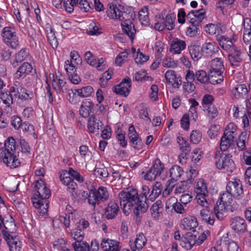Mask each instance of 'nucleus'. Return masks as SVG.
I'll list each match as a JSON object with an SVG mask.
<instances>
[{
  "label": "nucleus",
  "instance_id": "1",
  "mask_svg": "<svg viewBox=\"0 0 251 251\" xmlns=\"http://www.w3.org/2000/svg\"><path fill=\"white\" fill-rule=\"evenodd\" d=\"M118 197L120 205L126 215H129L130 211L132 210L138 218L140 217L141 214L145 213L149 208L147 202L140 200L136 189L128 188L120 192Z\"/></svg>",
  "mask_w": 251,
  "mask_h": 251
},
{
  "label": "nucleus",
  "instance_id": "2",
  "mask_svg": "<svg viewBox=\"0 0 251 251\" xmlns=\"http://www.w3.org/2000/svg\"><path fill=\"white\" fill-rule=\"evenodd\" d=\"M15 139L9 137L4 143V148L0 149V161L10 168H15L20 165V161L15 154L16 152Z\"/></svg>",
  "mask_w": 251,
  "mask_h": 251
},
{
  "label": "nucleus",
  "instance_id": "3",
  "mask_svg": "<svg viewBox=\"0 0 251 251\" xmlns=\"http://www.w3.org/2000/svg\"><path fill=\"white\" fill-rule=\"evenodd\" d=\"M215 158L216 159L215 165L218 169L225 170L228 173H232L235 169V164L230 154L221 153L220 151H217Z\"/></svg>",
  "mask_w": 251,
  "mask_h": 251
},
{
  "label": "nucleus",
  "instance_id": "4",
  "mask_svg": "<svg viewBox=\"0 0 251 251\" xmlns=\"http://www.w3.org/2000/svg\"><path fill=\"white\" fill-rule=\"evenodd\" d=\"M108 6L107 15L112 19L123 21L129 17L128 14L125 11V7L122 5L112 2L109 3Z\"/></svg>",
  "mask_w": 251,
  "mask_h": 251
},
{
  "label": "nucleus",
  "instance_id": "5",
  "mask_svg": "<svg viewBox=\"0 0 251 251\" xmlns=\"http://www.w3.org/2000/svg\"><path fill=\"white\" fill-rule=\"evenodd\" d=\"M8 93L11 94L13 93L15 98L22 100H31L34 97L32 92L26 90L18 81H16L13 85L10 87Z\"/></svg>",
  "mask_w": 251,
  "mask_h": 251
},
{
  "label": "nucleus",
  "instance_id": "6",
  "mask_svg": "<svg viewBox=\"0 0 251 251\" xmlns=\"http://www.w3.org/2000/svg\"><path fill=\"white\" fill-rule=\"evenodd\" d=\"M195 192L197 194L196 199L197 203L200 206H207V201L206 197L208 195V191L203 179H199L195 187Z\"/></svg>",
  "mask_w": 251,
  "mask_h": 251
},
{
  "label": "nucleus",
  "instance_id": "7",
  "mask_svg": "<svg viewBox=\"0 0 251 251\" xmlns=\"http://www.w3.org/2000/svg\"><path fill=\"white\" fill-rule=\"evenodd\" d=\"M109 194L107 189L103 186L99 188L97 191H91L88 197V202L90 204L95 206L99 204L100 201H104L108 198Z\"/></svg>",
  "mask_w": 251,
  "mask_h": 251
},
{
  "label": "nucleus",
  "instance_id": "8",
  "mask_svg": "<svg viewBox=\"0 0 251 251\" xmlns=\"http://www.w3.org/2000/svg\"><path fill=\"white\" fill-rule=\"evenodd\" d=\"M0 231L1 232L3 237L5 233H13L16 231V225L13 218L10 215L2 218L0 215Z\"/></svg>",
  "mask_w": 251,
  "mask_h": 251
},
{
  "label": "nucleus",
  "instance_id": "9",
  "mask_svg": "<svg viewBox=\"0 0 251 251\" xmlns=\"http://www.w3.org/2000/svg\"><path fill=\"white\" fill-rule=\"evenodd\" d=\"M3 41L12 48H16L18 46V38L14 29L10 27L3 28L1 33Z\"/></svg>",
  "mask_w": 251,
  "mask_h": 251
},
{
  "label": "nucleus",
  "instance_id": "10",
  "mask_svg": "<svg viewBox=\"0 0 251 251\" xmlns=\"http://www.w3.org/2000/svg\"><path fill=\"white\" fill-rule=\"evenodd\" d=\"M226 191L231 194L233 197L240 199L243 194L242 185L240 180L236 179L234 181H229L226 187Z\"/></svg>",
  "mask_w": 251,
  "mask_h": 251
},
{
  "label": "nucleus",
  "instance_id": "11",
  "mask_svg": "<svg viewBox=\"0 0 251 251\" xmlns=\"http://www.w3.org/2000/svg\"><path fill=\"white\" fill-rule=\"evenodd\" d=\"M36 195L39 200H47L50 197V190L46 186L45 183L42 180H37L34 184Z\"/></svg>",
  "mask_w": 251,
  "mask_h": 251
},
{
  "label": "nucleus",
  "instance_id": "12",
  "mask_svg": "<svg viewBox=\"0 0 251 251\" xmlns=\"http://www.w3.org/2000/svg\"><path fill=\"white\" fill-rule=\"evenodd\" d=\"M100 247L104 251H120L121 250L120 242L109 238H102Z\"/></svg>",
  "mask_w": 251,
  "mask_h": 251
},
{
  "label": "nucleus",
  "instance_id": "13",
  "mask_svg": "<svg viewBox=\"0 0 251 251\" xmlns=\"http://www.w3.org/2000/svg\"><path fill=\"white\" fill-rule=\"evenodd\" d=\"M130 87L131 79L129 77L125 78L114 87V92L117 94L126 97L130 92Z\"/></svg>",
  "mask_w": 251,
  "mask_h": 251
},
{
  "label": "nucleus",
  "instance_id": "14",
  "mask_svg": "<svg viewBox=\"0 0 251 251\" xmlns=\"http://www.w3.org/2000/svg\"><path fill=\"white\" fill-rule=\"evenodd\" d=\"M3 238L6 242L10 251H20L21 242L18 238L11 234L5 233Z\"/></svg>",
  "mask_w": 251,
  "mask_h": 251
},
{
  "label": "nucleus",
  "instance_id": "15",
  "mask_svg": "<svg viewBox=\"0 0 251 251\" xmlns=\"http://www.w3.org/2000/svg\"><path fill=\"white\" fill-rule=\"evenodd\" d=\"M205 18V11L201 8L198 10H192L186 16V18L190 22L200 24Z\"/></svg>",
  "mask_w": 251,
  "mask_h": 251
},
{
  "label": "nucleus",
  "instance_id": "16",
  "mask_svg": "<svg viewBox=\"0 0 251 251\" xmlns=\"http://www.w3.org/2000/svg\"><path fill=\"white\" fill-rule=\"evenodd\" d=\"M103 126V124L100 119H96L94 116L89 118L87 127L90 133L99 134V131L101 129Z\"/></svg>",
  "mask_w": 251,
  "mask_h": 251
},
{
  "label": "nucleus",
  "instance_id": "17",
  "mask_svg": "<svg viewBox=\"0 0 251 251\" xmlns=\"http://www.w3.org/2000/svg\"><path fill=\"white\" fill-rule=\"evenodd\" d=\"M203 208L200 210V215L201 219L207 224L213 225L215 222L214 215L209 209V203L207 201V206H201Z\"/></svg>",
  "mask_w": 251,
  "mask_h": 251
},
{
  "label": "nucleus",
  "instance_id": "18",
  "mask_svg": "<svg viewBox=\"0 0 251 251\" xmlns=\"http://www.w3.org/2000/svg\"><path fill=\"white\" fill-rule=\"evenodd\" d=\"M120 210L118 203L114 200L110 201L105 209V215L108 219H113Z\"/></svg>",
  "mask_w": 251,
  "mask_h": 251
},
{
  "label": "nucleus",
  "instance_id": "19",
  "mask_svg": "<svg viewBox=\"0 0 251 251\" xmlns=\"http://www.w3.org/2000/svg\"><path fill=\"white\" fill-rule=\"evenodd\" d=\"M122 21L121 26L124 32L125 33L131 40H133L136 34V29L134 24L128 19V17Z\"/></svg>",
  "mask_w": 251,
  "mask_h": 251
},
{
  "label": "nucleus",
  "instance_id": "20",
  "mask_svg": "<svg viewBox=\"0 0 251 251\" xmlns=\"http://www.w3.org/2000/svg\"><path fill=\"white\" fill-rule=\"evenodd\" d=\"M198 225L197 219L192 216H188L180 221V227L185 230L194 231Z\"/></svg>",
  "mask_w": 251,
  "mask_h": 251
},
{
  "label": "nucleus",
  "instance_id": "21",
  "mask_svg": "<svg viewBox=\"0 0 251 251\" xmlns=\"http://www.w3.org/2000/svg\"><path fill=\"white\" fill-rule=\"evenodd\" d=\"M233 196L228 192H226L221 195L218 205H220V209L227 208V210L232 211L231 203L232 202Z\"/></svg>",
  "mask_w": 251,
  "mask_h": 251
},
{
  "label": "nucleus",
  "instance_id": "22",
  "mask_svg": "<svg viewBox=\"0 0 251 251\" xmlns=\"http://www.w3.org/2000/svg\"><path fill=\"white\" fill-rule=\"evenodd\" d=\"M230 226L231 228L236 232H244L246 230L245 221L240 217L232 218Z\"/></svg>",
  "mask_w": 251,
  "mask_h": 251
},
{
  "label": "nucleus",
  "instance_id": "23",
  "mask_svg": "<svg viewBox=\"0 0 251 251\" xmlns=\"http://www.w3.org/2000/svg\"><path fill=\"white\" fill-rule=\"evenodd\" d=\"M165 77L168 83L171 84L173 87L178 88L181 84L182 81L180 77H177L175 72L168 70L165 74Z\"/></svg>",
  "mask_w": 251,
  "mask_h": 251
},
{
  "label": "nucleus",
  "instance_id": "24",
  "mask_svg": "<svg viewBox=\"0 0 251 251\" xmlns=\"http://www.w3.org/2000/svg\"><path fill=\"white\" fill-rule=\"evenodd\" d=\"M29 56L28 49L24 48L21 49L15 55V59L11 60V64L13 67H16L20 63L26 59Z\"/></svg>",
  "mask_w": 251,
  "mask_h": 251
},
{
  "label": "nucleus",
  "instance_id": "25",
  "mask_svg": "<svg viewBox=\"0 0 251 251\" xmlns=\"http://www.w3.org/2000/svg\"><path fill=\"white\" fill-rule=\"evenodd\" d=\"M84 57L86 62L91 66H95L99 70L103 69L104 64L102 58L97 60L90 51H87L85 53Z\"/></svg>",
  "mask_w": 251,
  "mask_h": 251
},
{
  "label": "nucleus",
  "instance_id": "26",
  "mask_svg": "<svg viewBox=\"0 0 251 251\" xmlns=\"http://www.w3.org/2000/svg\"><path fill=\"white\" fill-rule=\"evenodd\" d=\"M32 203L40 215L43 216L47 213L49 202L48 200L32 199Z\"/></svg>",
  "mask_w": 251,
  "mask_h": 251
},
{
  "label": "nucleus",
  "instance_id": "27",
  "mask_svg": "<svg viewBox=\"0 0 251 251\" xmlns=\"http://www.w3.org/2000/svg\"><path fill=\"white\" fill-rule=\"evenodd\" d=\"M230 51L231 53L228 56L230 64L233 66H239L242 61L241 51L236 48Z\"/></svg>",
  "mask_w": 251,
  "mask_h": 251
},
{
  "label": "nucleus",
  "instance_id": "28",
  "mask_svg": "<svg viewBox=\"0 0 251 251\" xmlns=\"http://www.w3.org/2000/svg\"><path fill=\"white\" fill-rule=\"evenodd\" d=\"M146 242V239L144 235L143 234H139L137 235L134 242L130 241L129 245L132 251H136L137 250L139 251L145 246Z\"/></svg>",
  "mask_w": 251,
  "mask_h": 251
},
{
  "label": "nucleus",
  "instance_id": "29",
  "mask_svg": "<svg viewBox=\"0 0 251 251\" xmlns=\"http://www.w3.org/2000/svg\"><path fill=\"white\" fill-rule=\"evenodd\" d=\"M181 146L179 147L181 151V153L179 155V162L183 164L186 163V161L188 158L191 150V148L187 141H183Z\"/></svg>",
  "mask_w": 251,
  "mask_h": 251
},
{
  "label": "nucleus",
  "instance_id": "30",
  "mask_svg": "<svg viewBox=\"0 0 251 251\" xmlns=\"http://www.w3.org/2000/svg\"><path fill=\"white\" fill-rule=\"evenodd\" d=\"M32 69L30 64L24 62L16 72L15 77L18 79H23L31 72Z\"/></svg>",
  "mask_w": 251,
  "mask_h": 251
},
{
  "label": "nucleus",
  "instance_id": "31",
  "mask_svg": "<svg viewBox=\"0 0 251 251\" xmlns=\"http://www.w3.org/2000/svg\"><path fill=\"white\" fill-rule=\"evenodd\" d=\"M3 103L8 109V112L11 111V105L13 103V96L8 92H4L0 91V104Z\"/></svg>",
  "mask_w": 251,
  "mask_h": 251
},
{
  "label": "nucleus",
  "instance_id": "32",
  "mask_svg": "<svg viewBox=\"0 0 251 251\" xmlns=\"http://www.w3.org/2000/svg\"><path fill=\"white\" fill-rule=\"evenodd\" d=\"M52 85L53 89L58 93L67 92L68 86L65 81L64 78H58L57 80H52Z\"/></svg>",
  "mask_w": 251,
  "mask_h": 251
},
{
  "label": "nucleus",
  "instance_id": "33",
  "mask_svg": "<svg viewBox=\"0 0 251 251\" xmlns=\"http://www.w3.org/2000/svg\"><path fill=\"white\" fill-rule=\"evenodd\" d=\"M190 54L194 61H197L202 57V50L201 47L196 44H191L188 46Z\"/></svg>",
  "mask_w": 251,
  "mask_h": 251
},
{
  "label": "nucleus",
  "instance_id": "34",
  "mask_svg": "<svg viewBox=\"0 0 251 251\" xmlns=\"http://www.w3.org/2000/svg\"><path fill=\"white\" fill-rule=\"evenodd\" d=\"M197 236L196 235H188L182 238L180 241V245L186 250H190L196 244Z\"/></svg>",
  "mask_w": 251,
  "mask_h": 251
},
{
  "label": "nucleus",
  "instance_id": "35",
  "mask_svg": "<svg viewBox=\"0 0 251 251\" xmlns=\"http://www.w3.org/2000/svg\"><path fill=\"white\" fill-rule=\"evenodd\" d=\"M223 74V73L220 74L217 71L209 70L208 72V82L214 85L220 83L224 80Z\"/></svg>",
  "mask_w": 251,
  "mask_h": 251
},
{
  "label": "nucleus",
  "instance_id": "36",
  "mask_svg": "<svg viewBox=\"0 0 251 251\" xmlns=\"http://www.w3.org/2000/svg\"><path fill=\"white\" fill-rule=\"evenodd\" d=\"M210 70L217 71L220 74V73H223L225 71L223 61L219 57H216L212 59L210 62Z\"/></svg>",
  "mask_w": 251,
  "mask_h": 251
},
{
  "label": "nucleus",
  "instance_id": "37",
  "mask_svg": "<svg viewBox=\"0 0 251 251\" xmlns=\"http://www.w3.org/2000/svg\"><path fill=\"white\" fill-rule=\"evenodd\" d=\"M220 46L225 50L227 51H231L234 47L233 44L231 40L228 38H226L224 36L220 35L217 39Z\"/></svg>",
  "mask_w": 251,
  "mask_h": 251
},
{
  "label": "nucleus",
  "instance_id": "38",
  "mask_svg": "<svg viewBox=\"0 0 251 251\" xmlns=\"http://www.w3.org/2000/svg\"><path fill=\"white\" fill-rule=\"evenodd\" d=\"M170 177L171 179L168 180V182L172 183L173 181H176L183 174L182 169L178 165L173 166L170 170Z\"/></svg>",
  "mask_w": 251,
  "mask_h": 251
},
{
  "label": "nucleus",
  "instance_id": "39",
  "mask_svg": "<svg viewBox=\"0 0 251 251\" xmlns=\"http://www.w3.org/2000/svg\"><path fill=\"white\" fill-rule=\"evenodd\" d=\"M201 50L207 54H213L217 52L219 48L217 44L214 42H206L202 47Z\"/></svg>",
  "mask_w": 251,
  "mask_h": 251
},
{
  "label": "nucleus",
  "instance_id": "40",
  "mask_svg": "<svg viewBox=\"0 0 251 251\" xmlns=\"http://www.w3.org/2000/svg\"><path fill=\"white\" fill-rule=\"evenodd\" d=\"M93 107L94 104L91 101L83 102L79 109L80 115L84 118L88 117L89 116Z\"/></svg>",
  "mask_w": 251,
  "mask_h": 251
},
{
  "label": "nucleus",
  "instance_id": "41",
  "mask_svg": "<svg viewBox=\"0 0 251 251\" xmlns=\"http://www.w3.org/2000/svg\"><path fill=\"white\" fill-rule=\"evenodd\" d=\"M185 47L186 44L185 41L177 39L172 43L170 50L173 53H179Z\"/></svg>",
  "mask_w": 251,
  "mask_h": 251
},
{
  "label": "nucleus",
  "instance_id": "42",
  "mask_svg": "<svg viewBox=\"0 0 251 251\" xmlns=\"http://www.w3.org/2000/svg\"><path fill=\"white\" fill-rule=\"evenodd\" d=\"M237 127L232 123H229L226 128L224 134L231 139L234 140V138L237 135Z\"/></svg>",
  "mask_w": 251,
  "mask_h": 251
},
{
  "label": "nucleus",
  "instance_id": "43",
  "mask_svg": "<svg viewBox=\"0 0 251 251\" xmlns=\"http://www.w3.org/2000/svg\"><path fill=\"white\" fill-rule=\"evenodd\" d=\"M163 210V205L161 200L157 201L154 203L153 204L151 208L152 216L154 218H157L160 215V214Z\"/></svg>",
  "mask_w": 251,
  "mask_h": 251
},
{
  "label": "nucleus",
  "instance_id": "44",
  "mask_svg": "<svg viewBox=\"0 0 251 251\" xmlns=\"http://www.w3.org/2000/svg\"><path fill=\"white\" fill-rule=\"evenodd\" d=\"M75 92H73L75 94L77 93L78 96L82 98L88 97L91 95L94 92L93 88L91 86H86L83 87L80 89H74ZM72 91H73L72 90Z\"/></svg>",
  "mask_w": 251,
  "mask_h": 251
},
{
  "label": "nucleus",
  "instance_id": "45",
  "mask_svg": "<svg viewBox=\"0 0 251 251\" xmlns=\"http://www.w3.org/2000/svg\"><path fill=\"white\" fill-rule=\"evenodd\" d=\"M162 191V184L160 182H156L152 186V189L151 194L148 198V201L150 200L153 201L160 195Z\"/></svg>",
  "mask_w": 251,
  "mask_h": 251
},
{
  "label": "nucleus",
  "instance_id": "46",
  "mask_svg": "<svg viewBox=\"0 0 251 251\" xmlns=\"http://www.w3.org/2000/svg\"><path fill=\"white\" fill-rule=\"evenodd\" d=\"M205 31L211 35L215 34L220 35L223 32L222 29L219 25L213 24L207 25L205 26Z\"/></svg>",
  "mask_w": 251,
  "mask_h": 251
},
{
  "label": "nucleus",
  "instance_id": "47",
  "mask_svg": "<svg viewBox=\"0 0 251 251\" xmlns=\"http://www.w3.org/2000/svg\"><path fill=\"white\" fill-rule=\"evenodd\" d=\"M232 91L236 98L244 97L248 93V89L245 84L237 85Z\"/></svg>",
  "mask_w": 251,
  "mask_h": 251
},
{
  "label": "nucleus",
  "instance_id": "48",
  "mask_svg": "<svg viewBox=\"0 0 251 251\" xmlns=\"http://www.w3.org/2000/svg\"><path fill=\"white\" fill-rule=\"evenodd\" d=\"M139 20L142 25L147 26L149 25V18L148 16V9L145 6L139 12Z\"/></svg>",
  "mask_w": 251,
  "mask_h": 251
},
{
  "label": "nucleus",
  "instance_id": "49",
  "mask_svg": "<svg viewBox=\"0 0 251 251\" xmlns=\"http://www.w3.org/2000/svg\"><path fill=\"white\" fill-rule=\"evenodd\" d=\"M249 139V134L247 132H242L239 136L237 145L240 151H243L246 148V142Z\"/></svg>",
  "mask_w": 251,
  "mask_h": 251
},
{
  "label": "nucleus",
  "instance_id": "50",
  "mask_svg": "<svg viewBox=\"0 0 251 251\" xmlns=\"http://www.w3.org/2000/svg\"><path fill=\"white\" fill-rule=\"evenodd\" d=\"M189 183L188 182V181H183L178 183L175 187V193L180 194L188 189L190 187L189 184L192 183L191 180H189Z\"/></svg>",
  "mask_w": 251,
  "mask_h": 251
},
{
  "label": "nucleus",
  "instance_id": "51",
  "mask_svg": "<svg viewBox=\"0 0 251 251\" xmlns=\"http://www.w3.org/2000/svg\"><path fill=\"white\" fill-rule=\"evenodd\" d=\"M234 140H233L225 135H223L220 142V149L223 151H226L229 147L233 144Z\"/></svg>",
  "mask_w": 251,
  "mask_h": 251
},
{
  "label": "nucleus",
  "instance_id": "52",
  "mask_svg": "<svg viewBox=\"0 0 251 251\" xmlns=\"http://www.w3.org/2000/svg\"><path fill=\"white\" fill-rule=\"evenodd\" d=\"M151 168L155 172L156 175L159 176L164 169V165L159 159L156 158L154 160Z\"/></svg>",
  "mask_w": 251,
  "mask_h": 251
},
{
  "label": "nucleus",
  "instance_id": "53",
  "mask_svg": "<svg viewBox=\"0 0 251 251\" xmlns=\"http://www.w3.org/2000/svg\"><path fill=\"white\" fill-rule=\"evenodd\" d=\"M60 179L61 181L66 186L71 183L74 179L70 177L69 174L66 170H62L60 172Z\"/></svg>",
  "mask_w": 251,
  "mask_h": 251
},
{
  "label": "nucleus",
  "instance_id": "54",
  "mask_svg": "<svg viewBox=\"0 0 251 251\" xmlns=\"http://www.w3.org/2000/svg\"><path fill=\"white\" fill-rule=\"evenodd\" d=\"M72 236L74 240L76 241L75 243H80L83 239L84 232L81 228L77 227L72 231Z\"/></svg>",
  "mask_w": 251,
  "mask_h": 251
},
{
  "label": "nucleus",
  "instance_id": "55",
  "mask_svg": "<svg viewBox=\"0 0 251 251\" xmlns=\"http://www.w3.org/2000/svg\"><path fill=\"white\" fill-rule=\"evenodd\" d=\"M195 77L197 80L202 83L208 82V74L203 70H198L195 73Z\"/></svg>",
  "mask_w": 251,
  "mask_h": 251
},
{
  "label": "nucleus",
  "instance_id": "56",
  "mask_svg": "<svg viewBox=\"0 0 251 251\" xmlns=\"http://www.w3.org/2000/svg\"><path fill=\"white\" fill-rule=\"evenodd\" d=\"M94 175L97 177H99L100 178L102 179L106 178L108 176L109 174L107 169L105 167H103L96 168L94 170Z\"/></svg>",
  "mask_w": 251,
  "mask_h": 251
},
{
  "label": "nucleus",
  "instance_id": "57",
  "mask_svg": "<svg viewBox=\"0 0 251 251\" xmlns=\"http://www.w3.org/2000/svg\"><path fill=\"white\" fill-rule=\"evenodd\" d=\"M175 18L171 16V15H167L165 19L163 21L166 28L171 30L174 29L175 26L174 21Z\"/></svg>",
  "mask_w": 251,
  "mask_h": 251
},
{
  "label": "nucleus",
  "instance_id": "58",
  "mask_svg": "<svg viewBox=\"0 0 251 251\" xmlns=\"http://www.w3.org/2000/svg\"><path fill=\"white\" fill-rule=\"evenodd\" d=\"M72 246L75 251H89V244L86 242L74 243Z\"/></svg>",
  "mask_w": 251,
  "mask_h": 251
},
{
  "label": "nucleus",
  "instance_id": "59",
  "mask_svg": "<svg viewBox=\"0 0 251 251\" xmlns=\"http://www.w3.org/2000/svg\"><path fill=\"white\" fill-rule=\"evenodd\" d=\"M191 25L188 28L186 31V34L187 35L190 37H193L195 36L199 29V26L200 24H197L195 23L190 22Z\"/></svg>",
  "mask_w": 251,
  "mask_h": 251
},
{
  "label": "nucleus",
  "instance_id": "60",
  "mask_svg": "<svg viewBox=\"0 0 251 251\" xmlns=\"http://www.w3.org/2000/svg\"><path fill=\"white\" fill-rule=\"evenodd\" d=\"M218 201H217L216 204L215 205L214 207V211L215 215L217 218L219 220H222L224 218V214L223 212L227 210V208H222V210L220 209V205H218Z\"/></svg>",
  "mask_w": 251,
  "mask_h": 251
},
{
  "label": "nucleus",
  "instance_id": "61",
  "mask_svg": "<svg viewBox=\"0 0 251 251\" xmlns=\"http://www.w3.org/2000/svg\"><path fill=\"white\" fill-rule=\"evenodd\" d=\"M201 136L202 135L200 131L197 130H193L190 135L191 142L193 144H198L200 142Z\"/></svg>",
  "mask_w": 251,
  "mask_h": 251
},
{
  "label": "nucleus",
  "instance_id": "62",
  "mask_svg": "<svg viewBox=\"0 0 251 251\" xmlns=\"http://www.w3.org/2000/svg\"><path fill=\"white\" fill-rule=\"evenodd\" d=\"M155 174V172L152 170L151 168L147 170L146 172H142V174H144L143 176L144 179L149 181H152L155 179L156 177L158 176L156 175Z\"/></svg>",
  "mask_w": 251,
  "mask_h": 251
},
{
  "label": "nucleus",
  "instance_id": "63",
  "mask_svg": "<svg viewBox=\"0 0 251 251\" xmlns=\"http://www.w3.org/2000/svg\"><path fill=\"white\" fill-rule=\"evenodd\" d=\"M67 187L68 190L71 193L72 197L74 199H77V185L76 183L74 181H72L71 183L69 184Z\"/></svg>",
  "mask_w": 251,
  "mask_h": 251
},
{
  "label": "nucleus",
  "instance_id": "64",
  "mask_svg": "<svg viewBox=\"0 0 251 251\" xmlns=\"http://www.w3.org/2000/svg\"><path fill=\"white\" fill-rule=\"evenodd\" d=\"M243 42L247 45L250 44L251 42V32L247 27L244 25V34L243 36Z\"/></svg>",
  "mask_w": 251,
  "mask_h": 251
}]
</instances>
